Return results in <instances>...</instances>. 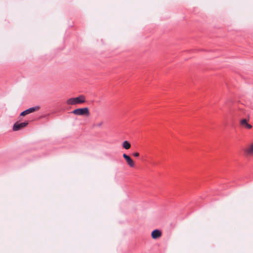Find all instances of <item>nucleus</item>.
I'll return each instance as SVG.
<instances>
[{
  "label": "nucleus",
  "mask_w": 253,
  "mask_h": 253,
  "mask_svg": "<svg viewBox=\"0 0 253 253\" xmlns=\"http://www.w3.org/2000/svg\"><path fill=\"white\" fill-rule=\"evenodd\" d=\"M85 96L83 95H81L77 97L71 98L68 99L66 101V103L68 105H74L76 104L83 103L85 102Z\"/></svg>",
  "instance_id": "nucleus-1"
},
{
  "label": "nucleus",
  "mask_w": 253,
  "mask_h": 253,
  "mask_svg": "<svg viewBox=\"0 0 253 253\" xmlns=\"http://www.w3.org/2000/svg\"><path fill=\"white\" fill-rule=\"evenodd\" d=\"M71 113L76 115L80 116H89V110L87 107L75 109Z\"/></svg>",
  "instance_id": "nucleus-2"
},
{
  "label": "nucleus",
  "mask_w": 253,
  "mask_h": 253,
  "mask_svg": "<svg viewBox=\"0 0 253 253\" xmlns=\"http://www.w3.org/2000/svg\"><path fill=\"white\" fill-rule=\"evenodd\" d=\"M28 124V121L20 123H19L18 122H16L13 125L12 129L14 131H18V130L21 129V128L25 127L26 126H27V125Z\"/></svg>",
  "instance_id": "nucleus-3"
},
{
  "label": "nucleus",
  "mask_w": 253,
  "mask_h": 253,
  "mask_svg": "<svg viewBox=\"0 0 253 253\" xmlns=\"http://www.w3.org/2000/svg\"><path fill=\"white\" fill-rule=\"evenodd\" d=\"M40 109V107L39 106H36L31 108H30L22 112L21 113L20 116H24L26 115L29 114L30 113H31L32 112H34L35 111H37L39 110Z\"/></svg>",
  "instance_id": "nucleus-4"
},
{
  "label": "nucleus",
  "mask_w": 253,
  "mask_h": 253,
  "mask_svg": "<svg viewBox=\"0 0 253 253\" xmlns=\"http://www.w3.org/2000/svg\"><path fill=\"white\" fill-rule=\"evenodd\" d=\"M244 152L247 156H253V143L249 145L244 149Z\"/></svg>",
  "instance_id": "nucleus-5"
},
{
  "label": "nucleus",
  "mask_w": 253,
  "mask_h": 253,
  "mask_svg": "<svg viewBox=\"0 0 253 253\" xmlns=\"http://www.w3.org/2000/svg\"><path fill=\"white\" fill-rule=\"evenodd\" d=\"M123 157L126 160L127 164L130 167L133 168L134 167V163L129 156L127 155L126 154H124Z\"/></svg>",
  "instance_id": "nucleus-6"
},
{
  "label": "nucleus",
  "mask_w": 253,
  "mask_h": 253,
  "mask_svg": "<svg viewBox=\"0 0 253 253\" xmlns=\"http://www.w3.org/2000/svg\"><path fill=\"white\" fill-rule=\"evenodd\" d=\"M162 236V232L159 229H155L152 232L151 236L154 239L159 238Z\"/></svg>",
  "instance_id": "nucleus-7"
},
{
  "label": "nucleus",
  "mask_w": 253,
  "mask_h": 253,
  "mask_svg": "<svg viewBox=\"0 0 253 253\" xmlns=\"http://www.w3.org/2000/svg\"><path fill=\"white\" fill-rule=\"evenodd\" d=\"M240 124L242 126H245L247 128L250 129L252 128V126L247 123L246 119H244L241 121Z\"/></svg>",
  "instance_id": "nucleus-8"
},
{
  "label": "nucleus",
  "mask_w": 253,
  "mask_h": 253,
  "mask_svg": "<svg viewBox=\"0 0 253 253\" xmlns=\"http://www.w3.org/2000/svg\"><path fill=\"white\" fill-rule=\"evenodd\" d=\"M122 145L123 148L126 149H129L131 146L130 144L127 141H124Z\"/></svg>",
  "instance_id": "nucleus-9"
},
{
  "label": "nucleus",
  "mask_w": 253,
  "mask_h": 253,
  "mask_svg": "<svg viewBox=\"0 0 253 253\" xmlns=\"http://www.w3.org/2000/svg\"><path fill=\"white\" fill-rule=\"evenodd\" d=\"M232 102V100L231 99H228V100H227L225 102V104H224V105L225 106H228V104L229 102Z\"/></svg>",
  "instance_id": "nucleus-10"
},
{
  "label": "nucleus",
  "mask_w": 253,
  "mask_h": 253,
  "mask_svg": "<svg viewBox=\"0 0 253 253\" xmlns=\"http://www.w3.org/2000/svg\"><path fill=\"white\" fill-rule=\"evenodd\" d=\"M132 155L135 157H138L139 156V153L138 152H134L132 154Z\"/></svg>",
  "instance_id": "nucleus-11"
},
{
  "label": "nucleus",
  "mask_w": 253,
  "mask_h": 253,
  "mask_svg": "<svg viewBox=\"0 0 253 253\" xmlns=\"http://www.w3.org/2000/svg\"><path fill=\"white\" fill-rule=\"evenodd\" d=\"M102 123H100L94 125V126H100L102 125Z\"/></svg>",
  "instance_id": "nucleus-12"
}]
</instances>
